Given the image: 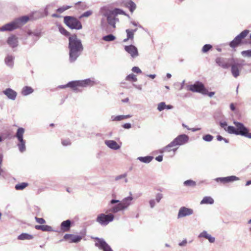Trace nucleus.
<instances>
[{
	"label": "nucleus",
	"instance_id": "nucleus-51",
	"mask_svg": "<svg viewBox=\"0 0 251 251\" xmlns=\"http://www.w3.org/2000/svg\"><path fill=\"white\" fill-rule=\"evenodd\" d=\"M35 219L36 221L39 224H43L46 223L45 220L43 218L35 217Z\"/></svg>",
	"mask_w": 251,
	"mask_h": 251
},
{
	"label": "nucleus",
	"instance_id": "nucleus-46",
	"mask_svg": "<svg viewBox=\"0 0 251 251\" xmlns=\"http://www.w3.org/2000/svg\"><path fill=\"white\" fill-rule=\"evenodd\" d=\"M59 31L61 33L64 35L66 36H68L70 35V33L68 32L64 28L62 27H59Z\"/></svg>",
	"mask_w": 251,
	"mask_h": 251
},
{
	"label": "nucleus",
	"instance_id": "nucleus-9",
	"mask_svg": "<svg viewBox=\"0 0 251 251\" xmlns=\"http://www.w3.org/2000/svg\"><path fill=\"white\" fill-rule=\"evenodd\" d=\"M64 22L71 29H80L82 27L81 22L76 18L72 16H65Z\"/></svg>",
	"mask_w": 251,
	"mask_h": 251
},
{
	"label": "nucleus",
	"instance_id": "nucleus-31",
	"mask_svg": "<svg viewBox=\"0 0 251 251\" xmlns=\"http://www.w3.org/2000/svg\"><path fill=\"white\" fill-rule=\"evenodd\" d=\"M35 228L37 230H41L43 231H51L52 230V227L48 225H36Z\"/></svg>",
	"mask_w": 251,
	"mask_h": 251
},
{
	"label": "nucleus",
	"instance_id": "nucleus-32",
	"mask_svg": "<svg viewBox=\"0 0 251 251\" xmlns=\"http://www.w3.org/2000/svg\"><path fill=\"white\" fill-rule=\"evenodd\" d=\"M214 201L211 197L206 196L204 197L201 201V204H212L214 203Z\"/></svg>",
	"mask_w": 251,
	"mask_h": 251
},
{
	"label": "nucleus",
	"instance_id": "nucleus-57",
	"mask_svg": "<svg viewBox=\"0 0 251 251\" xmlns=\"http://www.w3.org/2000/svg\"><path fill=\"white\" fill-rule=\"evenodd\" d=\"M27 34L29 35H33V36H35V37H37V38H39L40 36V33H39V32H34V33H32L31 31H28Z\"/></svg>",
	"mask_w": 251,
	"mask_h": 251
},
{
	"label": "nucleus",
	"instance_id": "nucleus-12",
	"mask_svg": "<svg viewBox=\"0 0 251 251\" xmlns=\"http://www.w3.org/2000/svg\"><path fill=\"white\" fill-rule=\"evenodd\" d=\"M189 139V136L186 134L179 135L172 141V145H174L175 147L183 145L188 142Z\"/></svg>",
	"mask_w": 251,
	"mask_h": 251
},
{
	"label": "nucleus",
	"instance_id": "nucleus-34",
	"mask_svg": "<svg viewBox=\"0 0 251 251\" xmlns=\"http://www.w3.org/2000/svg\"><path fill=\"white\" fill-rule=\"evenodd\" d=\"M33 238V236L32 235L26 233H22L18 237V239L21 240H31Z\"/></svg>",
	"mask_w": 251,
	"mask_h": 251
},
{
	"label": "nucleus",
	"instance_id": "nucleus-37",
	"mask_svg": "<svg viewBox=\"0 0 251 251\" xmlns=\"http://www.w3.org/2000/svg\"><path fill=\"white\" fill-rule=\"evenodd\" d=\"M28 185V184L25 182H23L21 183L17 184L15 185V189L17 190H23L25 189L27 186Z\"/></svg>",
	"mask_w": 251,
	"mask_h": 251
},
{
	"label": "nucleus",
	"instance_id": "nucleus-40",
	"mask_svg": "<svg viewBox=\"0 0 251 251\" xmlns=\"http://www.w3.org/2000/svg\"><path fill=\"white\" fill-rule=\"evenodd\" d=\"M126 80L127 81H136L137 80L136 75L133 74L128 75L126 77Z\"/></svg>",
	"mask_w": 251,
	"mask_h": 251
},
{
	"label": "nucleus",
	"instance_id": "nucleus-55",
	"mask_svg": "<svg viewBox=\"0 0 251 251\" xmlns=\"http://www.w3.org/2000/svg\"><path fill=\"white\" fill-rule=\"evenodd\" d=\"M239 44L237 43L236 41H235V40L233 39L229 44L231 48H235L237 47Z\"/></svg>",
	"mask_w": 251,
	"mask_h": 251
},
{
	"label": "nucleus",
	"instance_id": "nucleus-61",
	"mask_svg": "<svg viewBox=\"0 0 251 251\" xmlns=\"http://www.w3.org/2000/svg\"><path fill=\"white\" fill-rule=\"evenodd\" d=\"M155 159L158 162H161L163 160V156L162 155H159L155 158Z\"/></svg>",
	"mask_w": 251,
	"mask_h": 251
},
{
	"label": "nucleus",
	"instance_id": "nucleus-16",
	"mask_svg": "<svg viewBox=\"0 0 251 251\" xmlns=\"http://www.w3.org/2000/svg\"><path fill=\"white\" fill-rule=\"evenodd\" d=\"M239 179V177L234 176H231L226 177H217L215 179V181L217 182H220L221 183H223L224 184L232 182L236 180H238Z\"/></svg>",
	"mask_w": 251,
	"mask_h": 251
},
{
	"label": "nucleus",
	"instance_id": "nucleus-44",
	"mask_svg": "<svg viewBox=\"0 0 251 251\" xmlns=\"http://www.w3.org/2000/svg\"><path fill=\"white\" fill-rule=\"evenodd\" d=\"M241 54L244 57H251V50L242 51Z\"/></svg>",
	"mask_w": 251,
	"mask_h": 251
},
{
	"label": "nucleus",
	"instance_id": "nucleus-50",
	"mask_svg": "<svg viewBox=\"0 0 251 251\" xmlns=\"http://www.w3.org/2000/svg\"><path fill=\"white\" fill-rule=\"evenodd\" d=\"M163 198V195L161 193H157L155 196V201L157 202H159L160 201V200Z\"/></svg>",
	"mask_w": 251,
	"mask_h": 251
},
{
	"label": "nucleus",
	"instance_id": "nucleus-45",
	"mask_svg": "<svg viewBox=\"0 0 251 251\" xmlns=\"http://www.w3.org/2000/svg\"><path fill=\"white\" fill-rule=\"evenodd\" d=\"M184 184L185 186H195L196 182L192 180H187L184 181Z\"/></svg>",
	"mask_w": 251,
	"mask_h": 251
},
{
	"label": "nucleus",
	"instance_id": "nucleus-17",
	"mask_svg": "<svg viewBox=\"0 0 251 251\" xmlns=\"http://www.w3.org/2000/svg\"><path fill=\"white\" fill-rule=\"evenodd\" d=\"M7 43L11 48H16L19 45L18 38L15 35H12L8 38Z\"/></svg>",
	"mask_w": 251,
	"mask_h": 251
},
{
	"label": "nucleus",
	"instance_id": "nucleus-60",
	"mask_svg": "<svg viewBox=\"0 0 251 251\" xmlns=\"http://www.w3.org/2000/svg\"><path fill=\"white\" fill-rule=\"evenodd\" d=\"M133 85L135 88H136L139 90H142V87L141 85H136V84H133Z\"/></svg>",
	"mask_w": 251,
	"mask_h": 251
},
{
	"label": "nucleus",
	"instance_id": "nucleus-41",
	"mask_svg": "<svg viewBox=\"0 0 251 251\" xmlns=\"http://www.w3.org/2000/svg\"><path fill=\"white\" fill-rule=\"evenodd\" d=\"M126 32L127 34V37L128 38V39L132 40L134 38V34L133 31H131V29H126Z\"/></svg>",
	"mask_w": 251,
	"mask_h": 251
},
{
	"label": "nucleus",
	"instance_id": "nucleus-64",
	"mask_svg": "<svg viewBox=\"0 0 251 251\" xmlns=\"http://www.w3.org/2000/svg\"><path fill=\"white\" fill-rule=\"evenodd\" d=\"M230 108L232 111H234L235 110V107L233 103L230 104Z\"/></svg>",
	"mask_w": 251,
	"mask_h": 251
},
{
	"label": "nucleus",
	"instance_id": "nucleus-52",
	"mask_svg": "<svg viewBox=\"0 0 251 251\" xmlns=\"http://www.w3.org/2000/svg\"><path fill=\"white\" fill-rule=\"evenodd\" d=\"M132 71L137 74H140L142 73L141 69L138 67H133L132 68Z\"/></svg>",
	"mask_w": 251,
	"mask_h": 251
},
{
	"label": "nucleus",
	"instance_id": "nucleus-10",
	"mask_svg": "<svg viewBox=\"0 0 251 251\" xmlns=\"http://www.w3.org/2000/svg\"><path fill=\"white\" fill-rule=\"evenodd\" d=\"M188 90L193 92H198L203 95L207 94L208 90L205 88L204 85L200 81H197L194 84L188 86Z\"/></svg>",
	"mask_w": 251,
	"mask_h": 251
},
{
	"label": "nucleus",
	"instance_id": "nucleus-49",
	"mask_svg": "<svg viewBox=\"0 0 251 251\" xmlns=\"http://www.w3.org/2000/svg\"><path fill=\"white\" fill-rule=\"evenodd\" d=\"M76 7L77 9H83V8L85 6V5L84 3H82L80 1H79L78 2H76L75 3Z\"/></svg>",
	"mask_w": 251,
	"mask_h": 251
},
{
	"label": "nucleus",
	"instance_id": "nucleus-43",
	"mask_svg": "<svg viewBox=\"0 0 251 251\" xmlns=\"http://www.w3.org/2000/svg\"><path fill=\"white\" fill-rule=\"evenodd\" d=\"M166 108V104L165 102H161L158 104L157 110L159 111H162Z\"/></svg>",
	"mask_w": 251,
	"mask_h": 251
},
{
	"label": "nucleus",
	"instance_id": "nucleus-39",
	"mask_svg": "<svg viewBox=\"0 0 251 251\" xmlns=\"http://www.w3.org/2000/svg\"><path fill=\"white\" fill-rule=\"evenodd\" d=\"M72 6H69V5H63V6H61L59 8H58L57 10H56V11L58 13H63L64 11L71 8Z\"/></svg>",
	"mask_w": 251,
	"mask_h": 251
},
{
	"label": "nucleus",
	"instance_id": "nucleus-33",
	"mask_svg": "<svg viewBox=\"0 0 251 251\" xmlns=\"http://www.w3.org/2000/svg\"><path fill=\"white\" fill-rule=\"evenodd\" d=\"M33 92V89L29 86H25L23 87L22 91V94L23 96L28 95Z\"/></svg>",
	"mask_w": 251,
	"mask_h": 251
},
{
	"label": "nucleus",
	"instance_id": "nucleus-22",
	"mask_svg": "<svg viewBox=\"0 0 251 251\" xmlns=\"http://www.w3.org/2000/svg\"><path fill=\"white\" fill-rule=\"evenodd\" d=\"M15 57L12 55H7L4 59V63L7 66L12 68L14 66Z\"/></svg>",
	"mask_w": 251,
	"mask_h": 251
},
{
	"label": "nucleus",
	"instance_id": "nucleus-24",
	"mask_svg": "<svg viewBox=\"0 0 251 251\" xmlns=\"http://www.w3.org/2000/svg\"><path fill=\"white\" fill-rule=\"evenodd\" d=\"M127 173H125L124 174L117 176L115 177V180L116 181L121 180L120 183L122 184H125L128 182V179L127 178Z\"/></svg>",
	"mask_w": 251,
	"mask_h": 251
},
{
	"label": "nucleus",
	"instance_id": "nucleus-27",
	"mask_svg": "<svg viewBox=\"0 0 251 251\" xmlns=\"http://www.w3.org/2000/svg\"><path fill=\"white\" fill-rule=\"evenodd\" d=\"M81 87H86L88 86H92L95 84L94 79L88 78L84 80H79Z\"/></svg>",
	"mask_w": 251,
	"mask_h": 251
},
{
	"label": "nucleus",
	"instance_id": "nucleus-13",
	"mask_svg": "<svg viewBox=\"0 0 251 251\" xmlns=\"http://www.w3.org/2000/svg\"><path fill=\"white\" fill-rule=\"evenodd\" d=\"M216 63L220 67L224 69L228 68L231 64V58H225L223 57H218L216 59Z\"/></svg>",
	"mask_w": 251,
	"mask_h": 251
},
{
	"label": "nucleus",
	"instance_id": "nucleus-48",
	"mask_svg": "<svg viewBox=\"0 0 251 251\" xmlns=\"http://www.w3.org/2000/svg\"><path fill=\"white\" fill-rule=\"evenodd\" d=\"M212 48V46L209 44L205 45L202 49V51L203 52H206Z\"/></svg>",
	"mask_w": 251,
	"mask_h": 251
},
{
	"label": "nucleus",
	"instance_id": "nucleus-11",
	"mask_svg": "<svg viewBox=\"0 0 251 251\" xmlns=\"http://www.w3.org/2000/svg\"><path fill=\"white\" fill-rule=\"evenodd\" d=\"M97 240L95 243V246L100 250L103 251H113L110 246L102 238H100L98 237L94 238Z\"/></svg>",
	"mask_w": 251,
	"mask_h": 251
},
{
	"label": "nucleus",
	"instance_id": "nucleus-54",
	"mask_svg": "<svg viewBox=\"0 0 251 251\" xmlns=\"http://www.w3.org/2000/svg\"><path fill=\"white\" fill-rule=\"evenodd\" d=\"M220 126H221L224 128V129L227 132V129H228V126H227V123L226 122H221L220 123Z\"/></svg>",
	"mask_w": 251,
	"mask_h": 251
},
{
	"label": "nucleus",
	"instance_id": "nucleus-3",
	"mask_svg": "<svg viewBox=\"0 0 251 251\" xmlns=\"http://www.w3.org/2000/svg\"><path fill=\"white\" fill-rule=\"evenodd\" d=\"M132 200L133 197L132 196L127 197L121 201L112 199L108 204V209L106 210V213H116L119 211H123L127 209L131 204Z\"/></svg>",
	"mask_w": 251,
	"mask_h": 251
},
{
	"label": "nucleus",
	"instance_id": "nucleus-36",
	"mask_svg": "<svg viewBox=\"0 0 251 251\" xmlns=\"http://www.w3.org/2000/svg\"><path fill=\"white\" fill-rule=\"evenodd\" d=\"M126 6L129 8L130 11L132 13L134 11L136 7L135 3L131 0H129L128 1L126 2Z\"/></svg>",
	"mask_w": 251,
	"mask_h": 251
},
{
	"label": "nucleus",
	"instance_id": "nucleus-5",
	"mask_svg": "<svg viewBox=\"0 0 251 251\" xmlns=\"http://www.w3.org/2000/svg\"><path fill=\"white\" fill-rule=\"evenodd\" d=\"M233 124L235 125L236 129L233 126H228L227 132L230 134H234L237 135H240L245 137L248 131H249L248 129L241 123L234 121Z\"/></svg>",
	"mask_w": 251,
	"mask_h": 251
},
{
	"label": "nucleus",
	"instance_id": "nucleus-21",
	"mask_svg": "<svg viewBox=\"0 0 251 251\" xmlns=\"http://www.w3.org/2000/svg\"><path fill=\"white\" fill-rule=\"evenodd\" d=\"M105 144L111 149L117 150L120 148V146L114 140H105Z\"/></svg>",
	"mask_w": 251,
	"mask_h": 251
},
{
	"label": "nucleus",
	"instance_id": "nucleus-47",
	"mask_svg": "<svg viewBox=\"0 0 251 251\" xmlns=\"http://www.w3.org/2000/svg\"><path fill=\"white\" fill-rule=\"evenodd\" d=\"M93 12L91 10H88L85 12H84L80 16V18H82L83 17H88L90 16L92 14Z\"/></svg>",
	"mask_w": 251,
	"mask_h": 251
},
{
	"label": "nucleus",
	"instance_id": "nucleus-29",
	"mask_svg": "<svg viewBox=\"0 0 251 251\" xmlns=\"http://www.w3.org/2000/svg\"><path fill=\"white\" fill-rule=\"evenodd\" d=\"M131 117L130 115H118V116H112L111 117V120L112 121H120L129 118Z\"/></svg>",
	"mask_w": 251,
	"mask_h": 251
},
{
	"label": "nucleus",
	"instance_id": "nucleus-42",
	"mask_svg": "<svg viewBox=\"0 0 251 251\" xmlns=\"http://www.w3.org/2000/svg\"><path fill=\"white\" fill-rule=\"evenodd\" d=\"M213 138V136L210 134H206L203 136L202 139L206 142H211Z\"/></svg>",
	"mask_w": 251,
	"mask_h": 251
},
{
	"label": "nucleus",
	"instance_id": "nucleus-23",
	"mask_svg": "<svg viewBox=\"0 0 251 251\" xmlns=\"http://www.w3.org/2000/svg\"><path fill=\"white\" fill-rule=\"evenodd\" d=\"M175 147V146L174 145H172V142H171L167 146H166V147H165L163 148H162V149H161L160 150V152L163 153L165 152H171L172 151L173 152V155H174L175 154L176 151L177 150V148L172 149V148Z\"/></svg>",
	"mask_w": 251,
	"mask_h": 251
},
{
	"label": "nucleus",
	"instance_id": "nucleus-30",
	"mask_svg": "<svg viewBox=\"0 0 251 251\" xmlns=\"http://www.w3.org/2000/svg\"><path fill=\"white\" fill-rule=\"evenodd\" d=\"M68 87H70L72 88L74 91H76L77 90V87H81L79 80L69 82L68 83Z\"/></svg>",
	"mask_w": 251,
	"mask_h": 251
},
{
	"label": "nucleus",
	"instance_id": "nucleus-38",
	"mask_svg": "<svg viewBox=\"0 0 251 251\" xmlns=\"http://www.w3.org/2000/svg\"><path fill=\"white\" fill-rule=\"evenodd\" d=\"M116 37L112 34H109L106 36H104L102 37V39L105 41H112L115 39Z\"/></svg>",
	"mask_w": 251,
	"mask_h": 251
},
{
	"label": "nucleus",
	"instance_id": "nucleus-20",
	"mask_svg": "<svg viewBox=\"0 0 251 251\" xmlns=\"http://www.w3.org/2000/svg\"><path fill=\"white\" fill-rule=\"evenodd\" d=\"M198 237L204 238L207 239L209 242L211 243H213L215 241V238L214 237H212L210 234L208 233V232L204 230L202 232H201L198 236Z\"/></svg>",
	"mask_w": 251,
	"mask_h": 251
},
{
	"label": "nucleus",
	"instance_id": "nucleus-59",
	"mask_svg": "<svg viewBox=\"0 0 251 251\" xmlns=\"http://www.w3.org/2000/svg\"><path fill=\"white\" fill-rule=\"evenodd\" d=\"M187 241L186 239H184L181 242L179 243L180 246H185L187 244Z\"/></svg>",
	"mask_w": 251,
	"mask_h": 251
},
{
	"label": "nucleus",
	"instance_id": "nucleus-63",
	"mask_svg": "<svg viewBox=\"0 0 251 251\" xmlns=\"http://www.w3.org/2000/svg\"><path fill=\"white\" fill-rule=\"evenodd\" d=\"M217 139L219 141H221L222 140H223L224 139V137H223L221 135H218L217 136Z\"/></svg>",
	"mask_w": 251,
	"mask_h": 251
},
{
	"label": "nucleus",
	"instance_id": "nucleus-1",
	"mask_svg": "<svg viewBox=\"0 0 251 251\" xmlns=\"http://www.w3.org/2000/svg\"><path fill=\"white\" fill-rule=\"evenodd\" d=\"M100 14L101 16L100 26L103 29L106 30L108 26L113 28H116V24L119 22V19L116 18L118 15H127L123 10L115 8L110 10L108 7H102L100 10Z\"/></svg>",
	"mask_w": 251,
	"mask_h": 251
},
{
	"label": "nucleus",
	"instance_id": "nucleus-26",
	"mask_svg": "<svg viewBox=\"0 0 251 251\" xmlns=\"http://www.w3.org/2000/svg\"><path fill=\"white\" fill-rule=\"evenodd\" d=\"M53 4H49L46 5L45 8L43 10H40L39 12L41 14L40 17L43 18L45 17H47L49 14V10L53 7Z\"/></svg>",
	"mask_w": 251,
	"mask_h": 251
},
{
	"label": "nucleus",
	"instance_id": "nucleus-58",
	"mask_svg": "<svg viewBox=\"0 0 251 251\" xmlns=\"http://www.w3.org/2000/svg\"><path fill=\"white\" fill-rule=\"evenodd\" d=\"M123 127L126 129H129L131 127V125L130 123H126L123 125Z\"/></svg>",
	"mask_w": 251,
	"mask_h": 251
},
{
	"label": "nucleus",
	"instance_id": "nucleus-14",
	"mask_svg": "<svg viewBox=\"0 0 251 251\" xmlns=\"http://www.w3.org/2000/svg\"><path fill=\"white\" fill-rule=\"evenodd\" d=\"M193 214V210L184 206L180 207L178 210L177 218H181Z\"/></svg>",
	"mask_w": 251,
	"mask_h": 251
},
{
	"label": "nucleus",
	"instance_id": "nucleus-7",
	"mask_svg": "<svg viewBox=\"0 0 251 251\" xmlns=\"http://www.w3.org/2000/svg\"><path fill=\"white\" fill-rule=\"evenodd\" d=\"M25 130L23 127H19L15 134V137L17 138L18 143L17 146L21 152H24L26 150L25 141L23 138Z\"/></svg>",
	"mask_w": 251,
	"mask_h": 251
},
{
	"label": "nucleus",
	"instance_id": "nucleus-4",
	"mask_svg": "<svg viewBox=\"0 0 251 251\" xmlns=\"http://www.w3.org/2000/svg\"><path fill=\"white\" fill-rule=\"evenodd\" d=\"M29 20L27 16H22L1 26V31H11L19 28L26 24Z\"/></svg>",
	"mask_w": 251,
	"mask_h": 251
},
{
	"label": "nucleus",
	"instance_id": "nucleus-28",
	"mask_svg": "<svg viewBox=\"0 0 251 251\" xmlns=\"http://www.w3.org/2000/svg\"><path fill=\"white\" fill-rule=\"evenodd\" d=\"M249 30H245L238 35L234 39L235 41L240 44L243 39H244L249 33Z\"/></svg>",
	"mask_w": 251,
	"mask_h": 251
},
{
	"label": "nucleus",
	"instance_id": "nucleus-19",
	"mask_svg": "<svg viewBox=\"0 0 251 251\" xmlns=\"http://www.w3.org/2000/svg\"><path fill=\"white\" fill-rule=\"evenodd\" d=\"M64 238L65 240H70V242L78 243L81 240L82 237L79 235L66 234L64 236Z\"/></svg>",
	"mask_w": 251,
	"mask_h": 251
},
{
	"label": "nucleus",
	"instance_id": "nucleus-56",
	"mask_svg": "<svg viewBox=\"0 0 251 251\" xmlns=\"http://www.w3.org/2000/svg\"><path fill=\"white\" fill-rule=\"evenodd\" d=\"M62 144L64 146H67L71 145V142L69 140H64L62 141Z\"/></svg>",
	"mask_w": 251,
	"mask_h": 251
},
{
	"label": "nucleus",
	"instance_id": "nucleus-2",
	"mask_svg": "<svg viewBox=\"0 0 251 251\" xmlns=\"http://www.w3.org/2000/svg\"><path fill=\"white\" fill-rule=\"evenodd\" d=\"M69 61L74 62L81 55L83 47L81 41L75 35L69 37Z\"/></svg>",
	"mask_w": 251,
	"mask_h": 251
},
{
	"label": "nucleus",
	"instance_id": "nucleus-62",
	"mask_svg": "<svg viewBox=\"0 0 251 251\" xmlns=\"http://www.w3.org/2000/svg\"><path fill=\"white\" fill-rule=\"evenodd\" d=\"M214 94H215V92H211L209 93H208V92L206 95H208L209 97H212L214 96Z\"/></svg>",
	"mask_w": 251,
	"mask_h": 251
},
{
	"label": "nucleus",
	"instance_id": "nucleus-35",
	"mask_svg": "<svg viewBox=\"0 0 251 251\" xmlns=\"http://www.w3.org/2000/svg\"><path fill=\"white\" fill-rule=\"evenodd\" d=\"M153 159V157L150 156H147L145 157H138L137 159L140 160L141 162L145 163H149Z\"/></svg>",
	"mask_w": 251,
	"mask_h": 251
},
{
	"label": "nucleus",
	"instance_id": "nucleus-8",
	"mask_svg": "<svg viewBox=\"0 0 251 251\" xmlns=\"http://www.w3.org/2000/svg\"><path fill=\"white\" fill-rule=\"evenodd\" d=\"M244 61L241 60L240 61L234 58H231V72L232 75L237 78L240 75V71L241 70Z\"/></svg>",
	"mask_w": 251,
	"mask_h": 251
},
{
	"label": "nucleus",
	"instance_id": "nucleus-15",
	"mask_svg": "<svg viewBox=\"0 0 251 251\" xmlns=\"http://www.w3.org/2000/svg\"><path fill=\"white\" fill-rule=\"evenodd\" d=\"M125 50L133 58H135L139 55L137 48L132 45L126 46Z\"/></svg>",
	"mask_w": 251,
	"mask_h": 251
},
{
	"label": "nucleus",
	"instance_id": "nucleus-18",
	"mask_svg": "<svg viewBox=\"0 0 251 251\" xmlns=\"http://www.w3.org/2000/svg\"><path fill=\"white\" fill-rule=\"evenodd\" d=\"M3 94L11 100H14L17 96V93L16 91L11 88H7L3 91Z\"/></svg>",
	"mask_w": 251,
	"mask_h": 251
},
{
	"label": "nucleus",
	"instance_id": "nucleus-53",
	"mask_svg": "<svg viewBox=\"0 0 251 251\" xmlns=\"http://www.w3.org/2000/svg\"><path fill=\"white\" fill-rule=\"evenodd\" d=\"M149 204L151 208H153L156 205V201L154 199H151L149 201Z\"/></svg>",
	"mask_w": 251,
	"mask_h": 251
},
{
	"label": "nucleus",
	"instance_id": "nucleus-6",
	"mask_svg": "<svg viewBox=\"0 0 251 251\" xmlns=\"http://www.w3.org/2000/svg\"><path fill=\"white\" fill-rule=\"evenodd\" d=\"M113 213L108 212L105 213H100L97 216L96 222L102 226H106L109 223L112 222L114 219Z\"/></svg>",
	"mask_w": 251,
	"mask_h": 251
},
{
	"label": "nucleus",
	"instance_id": "nucleus-25",
	"mask_svg": "<svg viewBox=\"0 0 251 251\" xmlns=\"http://www.w3.org/2000/svg\"><path fill=\"white\" fill-rule=\"evenodd\" d=\"M71 222L70 220L63 221L61 224V229L64 232L68 231L71 227Z\"/></svg>",
	"mask_w": 251,
	"mask_h": 251
}]
</instances>
